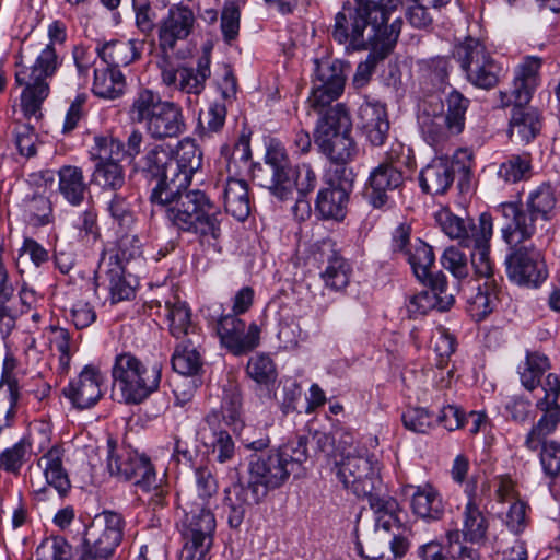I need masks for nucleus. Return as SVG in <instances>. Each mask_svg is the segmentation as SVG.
<instances>
[{"label": "nucleus", "instance_id": "obj_1", "mask_svg": "<svg viewBox=\"0 0 560 560\" xmlns=\"http://www.w3.org/2000/svg\"><path fill=\"white\" fill-rule=\"evenodd\" d=\"M202 165V152L194 140L178 142L172 153L170 178L176 191L179 232L196 235L201 242H217L222 234V213L205 191L190 189L194 174Z\"/></svg>", "mask_w": 560, "mask_h": 560}, {"label": "nucleus", "instance_id": "obj_2", "mask_svg": "<svg viewBox=\"0 0 560 560\" xmlns=\"http://www.w3.org/2000/svg\"><path fill=\"white\" fill-rule=\"evenodd\" d=\"M337 476L345 488L357 497L366 498L370 508L378 515L377 522L385 530L398 521V502L383 493L377 460L365 447H349L341 452V459L336 464Z\"/></svg>", "mask_w": 560, "mask_h": 560}, {"label": "nucleus", "instance_id": "obj_3", "mask_svg": "<svg viewBox=\"0 0 560 560\" xmlns=\"http://www.w3.org/2000/svg\"><path fill=\"white\" fill-rule=\"evenodd\" d=\"M497 211L508 221L502 238L511 246L524 243L537 233L538 222H550L560 212V186L542 182L526 196L525 208L516 202H503Z\"/></svg>", "mask_w": 560, "mask_h": 560}, {"label": "nucleus", "instance_id": "obj_4", "mask_svg": "<svg viewBox=\"0 0 560 560\" xmlns=\"http://www.w3.org/2000/svg\"><path fill=\"white\" fill-rule=\"evenodd\" d=\"M307 458L306 438L299 436L266 455L252 457L248 482L240 493L250 502L262 501L268 492L284 485Z\"/></svg>", "mask_w": 560, "mask_h": 560}, {"label": "nucleus", "instance_id": "obj_5", "mask_svg": "<svg viewBox=\"0 0 560 560\" xmlns=\"http://www.w3.org/2000/svg\"><path fill=\"white\" fill-rule=\"evenodd\" d=\"M254 178L281 201L293 199L295 191L305 196L317 180L310 164L291 165L284 147L275 141L266 149L264 165L254 170Z\"/></svg>", "mask_w": 560, "mask_h": 560}, {"label": "nucleus", "instance_id": "obj_6", "mask_svg": "<svg viewBox=\"0 0 560 560\" xmlns=\"http://www.w3.org/2000/svg\"><path fill=\"white\" fill-rule=\"evenodd\" d=\"M195 493L178 497L183 510L182 534L184 539H201L199 548L213 539L215 518L210 510V501L218 492V481L209 467L195 469Z\"/></svg>", "mask_w": 560, "mask_h": 560}, {"label": "nucleus", "instance_id": "obj_7", "mask_svg": "<svg viewBox=\"0 0 560 560\" xmlns=\"http://www.w3.org/2000/svg\"><path fill=\"white\" fill-rule=\"evenodd\" d=\"M36 58L31 67L22 66L15 72V83L24 86L21 93V109L26 119H40L42 105L49 95L48 79L52 78L62 63L56 46L52 44H28Z\"/></svg>", "mask_w": 560, "mask_h": 560}, {"label": "nucleus", "instance_id": "obj_8", "mask_svg": "<svg viewBox=\"0 0 560 560\" xmlns=\"http://www.w3.org/2000/svg\"><path fill=\"white\" fill-rule=\"evenodd\" d=\"M172 153L174 150L168 144H150L136 165L145 179L156 182L150 200L155 207L163 209L167 222L179 232L182 221L178 220L175 207L176 191L170 180L172 177L170 172L173 168Z\"/></svg>", "mask_w": 560, "mask_h": 560}, {"label": "nucleus", "instance_id": "obj_9", "mask_svg": "<svg viewBox=\"0 0 560 560\" xmlns=\"http://www.w3.org/2000/svg\"><path fill=\"white\" fill-rule=\"evenodd\" d=\"M114 385L127 404H140L159 389L162 364L145 363L130 352L115 358L112 369Z\"/></svg>", "mask_w": 560, "mask_h": 560}, {"label": "nucleus", "instance_id": "obj_10", "mask_svg": "<svg viewBox=\"0 0 560 560\" xmlns=\"http://www.w3.org/2000/svg\"><path fill=\"white\" fill-rule=\"evenodd\" d=\"M351 132L350 115L343 104H337L319 118L314 135L315 143L332 163L348 164L358 151Z\"/></svg>", "mask_w": 560, "mask_h": 560}, {"label": "nucleus", "instance_id": "obj_11", "mask_svg": "<svg viewBox=\"0 0 560 560\" xmlns=\"http://www.w3.org/2000/svg\"><path fill=\"white\" fill-rule=\"evenodd\" d=\"M453 57L467 81L476 88L489 90L498 84L502 68L479 39L468 36L457 43Z\"/></svg>", "mask_w": 560, "mask_h": 560}, {"label": "nucleus", "instance_id": "obj_12", "mask_svg": "<svg viewBox=\"0 0 560 560\" xmlns=\"http://www.w3.org/2000/svg\"><path fill=\"white\" fill-rule=\"evenodd\" d=\"M208 318L215 323L222 347L232 354L245 355L259 346L261 330L256 323L246 325L235 315H224L222 305L218 303L209 307Z\"/></svg>", "mask_w": 560, "mask_h": 560}, {"label": "nucleus", "instance_id": "obj_13", "mask_svg": "<svg viewBox=\"0 0 560 560\" xmlns=\"http://www.w3.org/2000/svg\"><path fill=\"white\" fill-rule=\"evenodd\" d=\"M364 8H354L352 2L343 3L341 11L335 16L331 35L339 44H346L353 50L368 49L373 44L371 27L373 14Z\"/></svg>", "mask_w": 560, "mask_h": 560}, {"label": "nucleus", "instance_id": "obj_14", "mask_svg": "<svg viewBox=\"0 0 560 560\" xmlns=\"http://www.w3.org/2000/svg\"><path fill=\"white\" fill-rule=\"evenodd\" d=\"M315 66V78L308 104L313 109L322 112L343 93L345 65L340 60H316Z\"/></svg>", "mask_w": 560, "mask_h": 560}, {"label": "nucleus", "instance_id": "obj_15", "mask_svg": "<svg viewBox=\"0 0 560 560\" xmlns=\"http://www.w3.org/2000/svg\"><path fill=\"white\" fill-rule=\"evenodd\" d=\"M108 446L107 468L112 475L125 480H135V485L140 489L155 487L156 472L145 455L129 450L116 452L110 442Z\"/></svg>", "mask_w": 560, "mask_h": 560}, {"label": "nucleus", "instance_id": "obj_16", "mask_svg": "<svg viewBox=\"0 0 560 560\" xmlns=\"http://www.w3.org/2000/svg\"><path fill=\"white\" fill-rule=\"evenodd\" d=\"M509 278L527 288H538L548 278V268L542 254L534 248L521 246L506 257Z\"/></svg>", "mask_w": 560, "mask_h": 560}, {"label": "nucleus", "instance_id": "obj_17", "mask_svg": "<svg viewBox=\"0 0 560 560\" xmlns=\"http://www.w3.org/2000/svg\"><path fill=\"white\" fill-rule=\"evenodd\" d=\"M210 65L211 59L208 52L198 58L196 68L174 67L170 61L163 60L160 65L162 83L186 94L199 95L211 75Z\"/></svg>", "mask_w": 560, "mask_h": 560}, {"label": "nucleus", "instance_id": "obj_18", "mask_svg": "<svg viewBox=\"0 0 560 560\" xmlns=\"http://www.w3.org/2000/svg\"><path fill=\"white\" fill-rule=\"evenodd\" d=\"M194 11L183 4H173L158 23L159 47L164 54L173 51L178 42L187 39L195 30Z\"/></svg>", "mask_w": 560, "mask_h": 560}, {"label": "nucleus", "instance_id": "obj_19", "mask_svg": "<svg viewBox=\"0 0 560 560\" xmlns=\"http://www.w3.org/2000/svg\"><path fill=\"white\" fill-rule=\"evenodd\" d=\"M418 122L424 141L436 152L443 151L446 144L462 132L453 129V124L444 117V105L441 100L427 102Z\"/></svg>", "mask_w": 560, "mask_h": 560}, {"label": "nucleus", "instance_id": "obj_20", "mask_svg": "<svg viewBox=\"0 0 560 560\" xmlns=\"http://www.w3.org/2000/svg\"><path fill=\"white\" fill-rule=\"evenodd\" d=\"M122 527L124 521L120 514L104 511L96 515L86 528L83 546L112 557L121 541Z\"/></svg>", "mask_w": 560, "mask_h": 560}, {"label": "nucleus", "instance_id": "obj_21", "mask_svg": "<svg viewBox=\"0 0 560 560\" xmlns=\"http://www.w3.org/2000/svg\"><path fill=\"white\" fill-rule=\"evenodd\" d=\"M423 283L428 289L410 296L407 304V311L411 317L425 315L432 310L445 312L452 307L455 299L443 272H436L433 278Z\"/></svg>", "mask_w": 560, "mask_h": 560}, {"label": "nucleus", "instance_id": "obj_22", "mask_svg": "<svg viewBox=\"0 0 560 560\" xmlns=\"http://www.w3.org/2000/svg\"><path fill=\"white\" fill-rule=\"evenodd\" d=\"M104 377L98 369L86 365L77 378L63 388L65 396L78 409L93 407L103 396Z\"/></svg>", "mask_w": 560, "mask_h": 560}, {"label": "nucleus", "instance_id": "obj_23", "mask_svg": "<svg viewBox=\"0 0 560 560\" xmlns=\"http://www.w3.org/2000/svg\"><path fill=\"white\" fill-rule=\"evenodd\" d=\"M402 173L393 163H381L368 179L366 197L374 208L388 203L404 185Z\"/></svg>", "mask_w": 560, "mask_h": 560}, {"label": "nucleus", "instance_id": "obj_24", "mask_svg": "<svg viewBox=\"0 0 560 560\" xmlns=\"http://www.w3.org/2000/svg\"><path fill=\"white\" fill-rule=\"evenodd\" d=\"M358 125L368 141L375 147L383 145L389 131L387 110L378 101L365 98L358 109Z\"/></svg>", "mask_w": 560, "mask_h": 560}, {"label": "nucleus", "instance_id": "obj_25", "mask_svg": "<svg viewBox=\"0 0 560 560\" xmlns=\"http://www.w3.org/2000/svg\"><path fill=\"white\" fill-rule=\"evenodd\" d=\"M145 128L151 138L156 140L180 136L186 129L182 107L174 102L164 101L155 109Z\"/></svg>", "mask_w": 560, "mask_h": 560}, {"label": "nucleus", "instance_id": "obj_26", "mask_svg": "<svg viewBox=\"0 0 560 560\" xmlns=\"http://www.w3.org/2000/svg\"><path fill=\"white\" fill-rule=\"evenodd\" d=\"M541 66V59L529 56L517 67L513 81L511 93L500 92L501 101L504 106L512 103V97L518 104H528L532 100L533 92L538 85V71Z\"/></svg>", "mask_w": 560, "mask_h": 560}, {"label": "nucleus", "instance_id": "obj_27", "mask_svg": "<svg viewBox=\"0 0 560 560\" xmlns=\"http://www.w3.org/2000/svg\"><path fill=\"white\" fill-rule=\"evenodd\" d=\"M209 434H202L203 445L211 452L218 463L231 462L235 456V443L230 433L221 427V412L210 411L205 417Z\"/></svg>", "mask_w": 560, "mask_h": 560}, {"label": "nucleus", "instance_id": "obj_28", "mask_svg": "<svg viewBox=\"0 0 560 560\" xmlns=\"http://www.w3.org/2000/svg\"><path fill=\"white\" fill-rule=\"evenodd\" d=\"M511 104L514 106L511 112L509 136L515 142L527 144L540 132V114L536 108L518 104L513 97Z\"/></svg>", "mask_w": 560, "mask_h": 560}, {"label": "nucleus", "instance_id": "obj_29", "mask_svg": "<svg viewBox=\"0 0 560 560\" xmlns=\"http://www.w3.org/2000/svg\"><path fill=\"white\" fill-rule=\"evenodd\" d=\"M493 233L492 217L489 213H481L479 217L478 238L471 244L475 252L471 254V265L475 273L485 281H497L493 272V264L489 257V241Z\"/></svg>", "mask_w": 560, "mask_h": 560}, {"label": "nucleus", "instance_id": "obj_30", "mask_svg": "<svg viewBox=\"0 0 560 560\" xmlns=\"http://www.w3.org/2000/svg\"><path fill=\"white\" fill-rule=\"evenodd\" d=\"M536 408L541 411V417L532 427L525 438V446L530 451H536L545 438L551 434L560 423V405L555 399H538Z\"/></svg>", "mask_w": 560, "mask_h": 560}, {"label": "nucleus", "instance_id": "obj_31", "mask_svg": "<svg viewBox=\"0 0 560 560\" xmlns=\"http://www.w3.org/2000/svg\"><path fill=\"white\" fill-rule=\"evenodd\" d=\"M143 44L136 39H114L96 47L97 56L109 68L126 67L141 56Z\"/></svg>", "mask_w": 560, "mask_h": 560}, {"label": "nucleus", "instance_id": "obj_32", "mask_svg": "<svg viewBox=\"0 0 560 560\" xmlns=\"http://www.w3.org/2000/svg\"><path fill=\"white\" fill-rule=\"evenodd\" d=\"M452 166L448 165V158L439 156L433 159L419 175V183L422 191L429 195H443L452 186Z\"/></svg>", "mask_w": 560, "mask_h": 560}, {"label": "nucleus", "instance_id": "obj_33", "mask_svg": "<svg viewBox=\"0 0 560 560\" xmlns=\"http://www.w3.org/2000/svg\"><path fill=\"white\" fill-rule=\"evenodd\" d=\"M58 192L71 206L79 207L89 191L83 171L79 166L63 165L58 173Z\"/></svg>", "mask_w": 560, "mask_h": 560}, {"label": "nucleus", "instance_id": "obj_34", "mask_svg": "<svg viewBox=\"0 0 560 560\" xmlns=\"http://www.w3.org/2000/svg\"><path fill=\"white\" fill-rule=\"evenodd\" d=\"M246 375L255 382L256 390L262 397L270 398L278 372L273 360L266 353L250 357L246 365Z\"/></svg>", "mask_w": 560, "mask_h": 560}, {"label": "nucleus", "instance_id": "obj_35", "mask_svg": "<svg viewBox=\"0 0 560 560\" xmlns=\"http://www.w3.org/2000/svg\"><path fill=\"white\" fill-rule=\"evenodd\" d=\"M43 470L46 482L54 487L60 495H65L70 487V479L63 467V450L60 446H52L37 462Z\"/></svg>", "mask_w": 560, "mask_h": 560}, {"label": "nucleus", "instance_id": "obj_36", "mask_svg": "<svg viewBox=\"0 0 560 560\" xmlns=\"http://www.w3.org/2000/svg\"><path fill=\"white\" fill-rule=\"evenodd\" d=\"M201 340V335H192L176 346L172 357L174 371L184 376L195 375L199 372L202 366L199 351Z\"/></svg>", "mask_w": 560, "mask_h": 560}, {"label": "nucleus", "instance_id": "obj_37", "mask_svg": "<svg viewBox=\"0 0 560 560\" xmlns=\"http://www.w3.org/2000/svg\"><path fill=\"white\" fill-rule=\"evenodd\" d=\"M168 330L176 339H188L192 335H200L197 325L191 319V310L186 302L177 296L165 302Z\"/></svg>", "mask_w": 560, "mask_h": 560}, {"label": "nucleus", "instance_id": "obj_38", "mask_svg": "<svg viewBox=\"0 0 560 560\" xmlns=\"http://www.w3.org/2000/svg\"><path fill=\"white\" fill-rule=\"evenodd\" d=\"M223 202L228 213L238 221L246 220L250 213L247 183L235 177H228L223 189Z\"/></svg>", "mask_w": 560, "mask_h": 560}, {"label": "nucleus", "instance_id": "obj_39", "mask_svg": "<svg viewBox=\"0 0 560 560\" xmlns=\"http://www.w3.org/2000/svg\"><path fill=\"white\" fill-rule=\"evenodd\" d=\"M411 508L415 514L428 521H438L444 514V503L439 491L430 485L417 487Z\"/></svg>", "mask_w": 560, "mask_h": 560}, {"label": "nucleus", "instance_id": "obj_40", "mask_svg": "<svg viewBox=\"0 0 560 560\" xmlns=\"http://www.w3.org/2000/svg\"><path fill=\"white\" fill-rule=\"evenodd\" d=\"M489 523L476 503L475 498L469 499L463 511L462 533L466 541L472 544H482L486 540Z\"/></svg>", "mask_w": 560, "mask_h": 560}, {"label": "nucleus", "instance_id": "obj_41", "mask_svg": "<svg viewBox=\"0 0 560 560\" xmlns=\"http://www.w3.org/2000/svg\"><path fill=\"white\" fill-rule=\"evenodd\" d=\"M125 89L126 80L120 70L109 67L94 70L92 91L97 97L116 100L124 94Z\"/></svg>", "mask_w": 560, "mask_h": 560}, {"label": "nucleus", "instance_id": "obj_42", "mask_svg": "<svg viewBox=\"0 0 560 560\" xmlns=\"http://www.w3.org/2000/svg\"><path fill=\"white\" fill-rule=\"evenodd\" d=\"M443 232L453 240H458L466 247L478 238L479 224L476 225L470 219H462L448 211L439 215Z\"/></svg>", "mask_w": 560, "mask_h": 560}, {"label": "nucleus", "instance_id": "obj_43", "mask_svg": "<svg viewBox=\"0 0 560 560\" xmlns=\"http://www.w3.org/2000/svg\"><path fill=\"white\" fill-rule=\"evenodd\" d=\"M349 192L325 187L317 194L315 209L322 218L341 221L347 213Z\"/></svg>", "mask_w": 560, "mask_h": 560}, {"label": "nucleus", "instance_id": "obj_44", "mask_svg": "<svg viewBox=\"0 0 560 560\" xmlns=\"http://www.w3.org/2000/svg\"><path fill=\"white\" fill-rule=\"evenodd\" d=\"M387 21L388 16L383 8L382 15L373 14L371 36H373V45L389 55L400 34L402 20L396 19L390 25H387Z\"/></svg>", "mask_w": 560, "mask_h": 560}, {"label": "nucleus", "instance_id": "obj_45", "mask_svg": "<svg viewBox=\"0 0 560 560\" xmlns=\"http://www.w3.org/2000/svg\"><path fill=\"white\" fill-rule=\"evenodd\" d=\"M405 258L410 264L419 281L427 282L435 276V273L431 272V268L435 261L433 249L423 241L416 240V242L412 243L411 249L406 252Z\"/></svg>", "mask_w": 560, "mask_h": 560}, {"label": "nucleus", "instance_id": "obj_46", "mask_svg": "<svg viewBox=\"0 0 560 560\" xmlns=\"http://www.w3.org/2000/svg\"><path fill=\"white\" fill-rule=\"evenodd\" d=\"M549 359L538 352H528L523 365L518 366L521 384L529 392L541 383V376L549 370Z\"/></svg>", "mask_w": 560, "mask_h": 560}, {"label": "nucleus", "instance_id": "obj_47", "mask_svg": "<svg viewBox=\"0 0 560 560\" xmlns=\"http://www.w3.org/2000/svg\"><path fill=\"white\" fill-rule=\"evenodd\" d=\"M499 285L497 281H485L478 285L476 293L468 298L469 311L478 320L483 319L495 307Z\"/></svg>", "mask_w": 560, "mask_h": 560}, {"label": "nucleus", "instance_id": "obj_48", "mask_svg": "<svg viewBox=\"0 0 560 560\" xmlns=\"http://www.w3.org/2000/svg\"><path fill=\"white\" fill-rule=\"evenodd\" d=\"M163 102L159 93L150 89H141L133 96L128 115L135 122L147 124Z\"/></svg>", "mask_w": 560, "mask_h": 560}, {"label": "nucleus", "instance_id": "obj_49", "mask_svg": "<svg viewBox=\"0 0 560 560\" xmlns=\"http://www.w3.org/2000/svg\"><path fill=\"white\" fill-rule=\"evenodd\" d=\"M90 149V158L96 163L119 162L125 155L124 143L113 136L98 135L94 137Z\"/></svg>", "mask_w": 560, "mask_h": 560}, {"label": "nucleus", "instance_id": "obj_50", "mask_svg": "<svg viewBox=\"0 0 560 560\" xmlns=\"http://www.w3.org/2000/svg\"><path fill=\"white\" fill-rule=\"evenodd\" d=\"M351 267L341 256L334 253L327 260V266L322 272L325 285L334 291L343 290L350 281Z\"/></svg>", "mask_w": 560, "mask_h": 560}, {"label": "nucleus", "instance_id": "obj_51", "mask_svg": "<svg viewBox=\"0 0 560 560\" xmlns=\"http://www.w3.org/2000/svg\"><path fill=\"white\" fill-rule=\"evenodd\" d=\"M93 182L103 190L118 191L125 186V170L119 162L95 163Z\"/></svg>", "mask_w": 560, "mask_h": 560}, {"label": "nucleus", "instance_id": "obj_52", "mask_svg": "<svg viewBox=\"0 0 560 560\" xmlns=\"http://www.w3.org/2000/svg\"><path fill=\"white\" fill-rule=\"evenodd\" d=\"M530 160L528 155H511L500 164L497 175L504 183H517L530 177Z\"/></svg>", "mask_w": 560, "mask_h": 560}, {"label": "nucleus", "instance_id": "obj_53", "mask_svg": "<svg viewBox=\"0 0 560 560\" xmlns=\"http://www.w3.org/2000/svg\"><path fill=\"white\" fill-rule=\"evenodd\" d=\"M246 485H233L225 490V505L229 508L228 522L231 527L237 528L244 521L246 509L259 502H250L248 499L240 493V488H245Z\"/></svg>", "mask_w": 560, "mask_h": 560}, {"label": "nucleus", "instance_id": "obj_54", "mask_svg": "<svg viewBox=\"0 0 560 560\" xmlns=\"http://www.w3.org/2000/svg\"><path fill=\"white\" fill-rule=\"evenodd\" d=\"M36 560H72V547L62 537L47 538L35 551Z\"/></svg>", "mask_w": 560, "mask_h": 560}, {"label": "nucleus", "instance_id": "obj_55", "mask_svg": "<svg viewBox=\"0 0 560 560\" xmlns=\"http://www.w3.org/2000/svg\"><path fill=\"white\" fill-rule=\"evenodd\" d=\"M432 346L436 354V366L444 369L456 349L455 337L443 326L436 327L432 335Z\"/></svg>", "mask_w": 560, "mask_h": 560}, {"label": "nucleus", "instance_id": "obj_56", "mask_svg": "<svg viewBox=\"0 0 560 560\" xmlns=\"http://www.w3.org/2000/svg\"><path fill=\"white\" fill-rule=\"evenodd\" d=\"M369 47L371 48L369 55L365 60L358 65L352 79V84L355 89L364 88L370 82L376 66L388 56V54L384 52L380 47H376L373 44L369 45Z\"/></svg>", "mask_w": 560, "mask_h": 560}, {"label": "nucleus", "instance_id": "obj_57", "mask_svg": "<svg viewBox=\"0 0 560 560\" xmlns=\"http://www.w3.org/2000/svg\"><path fill=\"white\" fill-rule=\"evenodd\" d=\"M241 10L235 1L224 3L221 12V32L225 43L231 44L238 36Z\"/></svg>", "mask_w": 560, "mask_h": 560}, {"label": "nucleus", "instance_id": "obj_58", "mask_svg": "<svg viewBox=\"0 0 560 560\" xmlns=\"http://www.w3.org/2000/svg\"><path fill=\"white\" fill-rule=\"evenodd\" d=\"M447 112L444 113L450 122L453 124V129L464 130L465 127V115L469 105V100L466 98L462 93L453 90L446 97Z\"/></svg>", "mask_w": 560, "mask_h": 560}, {"label": "nucleus", "instance_id": "obj_59", "mask_svg": "<svg viewBox=\"0 0 560 560\" xmlns=\"http://www.w3.org/2000/svg\"><path fill=\"white\" fill-rule=\"evenodd\" d=\"M107 211L121 229L129 230L132 225L133 213L131 205L128 201L127 196L121 192H115L113 195L107 202Z\"/></svg>", "mask_w": 560, "mask_h": 560}, {"label": "nucleus", "instance_id": "obj_60", "mask_svg": "<svg viewBox=\"0 0 560 560\" xmlns=\"http://www.w3.org/2000/svg\"><path fill=\"white\" fill-rule=\"evenodd\" d=\"M75 226L79 240L86 246H93L101 237L97 214L92 209L80 213Z\"/></svg>", "mask_w": 560, "mask_h": 560}, {"label": "nucleus", "instance_id": "obj_61", "mask_svg": "<svg viewBox=\"0 0 560 560\" xmlns=\"http://www.w3.org/2000/svg\"><path fill=\"white\" fill-rule=\"evenodd\" d=\"M441 264L458 280L465 279L469 275L467 255L455 246H450L444 250Z\"/></svg>", "mask_w": 560, "mask_h": 560}, {"label": "nucleus", "instance_id": "obj_62", "mask_svg": "<svg viewBox=\"0 0 560 560\" xmlns=\"http://www.w3.org/2000/svg\"><path fill=\"white\" fill-rule=\"evenodd\" d=\"M50 343L59 352L60 371L67 373L70 368L71 355L74 351L69 331L61 327H52Z\"/></svg>", "mask_w": 560, "mask_h": 560}, {"label": "nucleus", "instance_id": "obj_63", "mask_svg": "<svg viewBox=\"0 0 560 560\" xmlns=\"http://www.w3.org/2000/svg\"><path fill=\"white\" fill-rule=\"evenodd\" d=\"M106 278L113 303L129 300L135 294L132 287L122 277V268L117 261L114 268L106 272Z\"/></svg>", "mask_w": 560, "mask_h": 560}, {"label": "nucleus", "instance_id": "obj_64", "mask_svg": "<svg viewBox=\"0 0 560 560\" xmlns=\"http://www.w3.org/2000/svg\"><path fill=\"white\" fill-rule=\"evenodd\" d=\"M434 421V416L421 407L409 408L402 413L405 428L416 433H427Z\"/></svg>", "mask_w": 560, "mask_h": 560}]
</instances>
